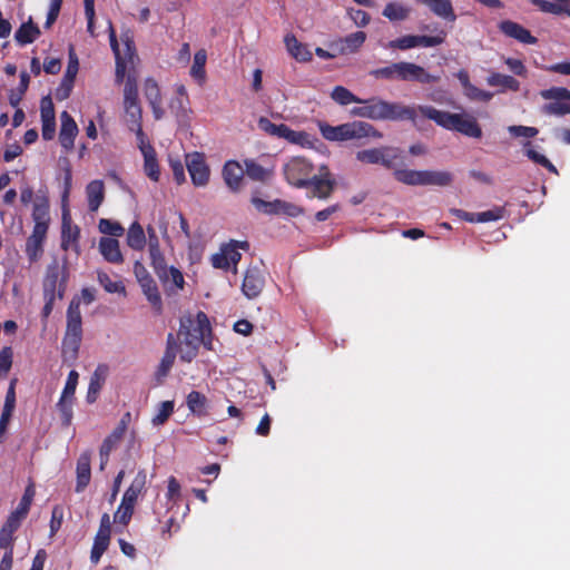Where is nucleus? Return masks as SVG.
<instances>
[{"label":"nucleus","mask_w":570,"mask_h":570,"mask_svg":"<svg viewBox=\"0 0 570 570\" xmlns=\"http://www.w3.org/2000/svg\"><path fill=\"white\" fill-rule=\"evenodd\" d=\"M417 111L446 129L456 130L472 138L482 136L481 127L474 118L450 114L441 109H353L352 114L374 120H403L412 119Z\"/></svg>","instance_id":"f257e3e1"},{"label":"nucleus","mask_w":570,"mask_h":570,"mask_svg":"<svg viewBox=\"0 0 570 570\" xmlns=\"http://www.w3.org/2000/svg\"><path fill=\"white\" fill-rule=\"evenodd\" d=\"M82 341L80 301L73 297L67 309V326L61 342L62 362L72 365L78 358Z\"/></svg>","instance_id":"f03ea898"},{"label":"nucleus","mask_w":570,"mask_h":570,"mask_svg":"<svg viewBox=\"0 0 570 570\" xmlns=\"http://www.w3.org/2000/svg\"><path fill=\"white\" fill-rule=\"evenodd\" d=\"M317 127L324 139L334 142H343L365 137L380 138L382 135L368 122L352 121L332 126L324 120H317Z\"/></svg>","instance_id":"7ed1b4c3"},{"label":"nucleus","mask_w":570,"mask_h":570,"mask_svg":"<svg viewBox=\"0 0 570 570\" xmlns=\"http://www.w3.org/2000/svg\"><path fill=\"white\" fill-rule=\"evenodd\" d=\"M120 39L125 47L122 52L119 48L115 29L111 22H109V40L111 49L116 57V80L118 82H121L124 80L127 63H132L135 58V43L130 31L124 32Z\"/></svg>","instance_id":"20e7f679"},{"label":"nucleus","mask_w":570,"mask_h":570,"mask_svg":"<svg viewBox=\"0 0 570 570\" xmlns=\"http://www.w3.org/2000/svg\"><path fill=\"white\" fill-rule=\"evenodd\" d=\"M238 249L248 250L249 243L246 240H230L223 244L219 253L214 254L210 258L213 267L224 271L232 269L234 274H237V264L242 259Z\"/></svg>","instance_id":"39448f33"},{"label":"nucleus","mask_w":570,"mask_h":570,"mask_svg":"<svg viewBox=\"0 0 570 570\" xmlns=\"http://www.w3.org/2000/svg\"><path fill=\"white\" fill-rule=\"evenodd\" d=\"M49 198L46 191L39 190L32 209V220L35 223L30 237L46 240L47 233L49 229L50 216H49Z\"/></svg>","instance_id":"423d86ee"},{"label":"nucleus","mask_w":570,"mask_h":570,"mask_svg":"<svg viewBox=\"0 0 570 570\" xmlns=\"http://www.w3.org/2000/svg\"><path fill=\"white\" fill-rule=\"evenodd\" d=\"M284 175L292 186L307 188L308 180L314 175V166L304 157H294L285 165Z\"/></svg>","instance_id":"0eeeda50"},{"label":"nucleus","mask_w":570,"mask_h":570,"mask_svg":"<svg viewBox=\"0 0 570 570\" xmlns=\"http://www.w3.org/2000/svg\"><path fill=\"white\" fill-rule=\"evenodd\" d=\"M180 334L203 344V346L208 351L213 350L212 326L208 316L204 312L197 313L196 324L193 328L186 327L181 324Z\"/></svg>","instance_id":"6e6552de"},{"label":"nucleus","mask_w":570,"mask_h":570,"mask_svg":"<svg viewBox=\"0 0 570 570\" xmlns=\"http://www.w3.org/2000/svg\"><path fill=\"white\" fill-rule=\"evenodd\" d=\"M335 186L336 181L333 178L328 167L322 166L318 174H314L308 180L306 189L309 190V197L326 199L332 195Z\"/></svg>","instance_id":"1a4fd4ad"},{"label":"nucleus","mask_w":570,"mask_h":570,"mask_svg":"<svg viewBox=\"0 0 570 570\" xmlns=\"http://www.w3.org/2000/svg\"><path fill=\"white\" fill-rule=\"evenodd\" d=\"M265 286V272L257 265H249L245 272L242 292L248 299L261 295Z\"/></svg>","instance_id":"9d476101"},{"label":"nucleus","mask_w":570,"mask_h":570,"mask_svg":"<svg viewBox=\"0 0 570 570\" xmlns=\"http://www.w3.org/2000/svg\"><path fill=\"white\" fill-rule=\"evenodd\" d=\"M186 167L195 186L202 187L207 185L210 170L207 166L204 155L200 153H191L186 155Z\"/></svg>","instance_id":"9b49d317"},{"label":"nucleus","mask_w":570,"mask_h":570,"mask_svg":"<svg viewBox=\"0 0 570 570\" xmlns=\"http://www.w3.org/2000/svg\"><path fill=\"white\" fill-rule=\"evenodd\" d=\"M60 121L61 125L59 131V142L63 151L69 154L73 150L75 139L79 132V129L75 119L68 114L67 110L61 112Z\"/></svg>","instance_id":"f8f14e48"},{"label":"nucleus","mask_w":570,"mask_h":570,"mask_svg":"<svg viewBox=\"0 0 570 570\" xmlns=\"http://www.w3.org/2000/svg\"><path fill=\"white\" fill-rule=\"evenodd\" d=\"M178 350H179V344L177 343L176 337L174 336L173 333H169L167 335V340H166L165 353H164V355L160 360V363L157 367V371H156L157 380H161L169 374V372L175 363Z\"/></svg>","instance_id":"ddd939ff"},{"label":"nucleus","mask_w":570,"mask_h":570,"mask_svg":"<svg viewBox=\"0 0 570 570\" xmlns=\"http://www.w3.org/2000/svg\"><path fill=\"white\" fill-rule=\"evenodd\" d=\"M80 237V228L77 225H72L68 210L62 213L61 223V248L68 250L69 248L78 252V240Z\"/></svg>","instance_id":"4468645a"},{"label":"nucleus","mask_w":570,"mask_h":570,"mask_svg":"<svg viewBox=\"0 0 570 570\" xmlns=\"http://www.w3.org/2000/svg\"><path fill=\"white\" fill-rule=\"evenodd\" d=\"M334 102L346 106L350 104H370V107H391L387 102L380 100L377 98H372L368 100H362L355 97L348 89L342 86H337L333 89L331 94Z\"/></svg>","instance_id":"2eb2a0df"},{"label":"nucleus","mask_w":570,"mask_h":570,"mask_svg":"<svg viewBox=\"0 0 570 570\" xmlns=\"http://www.w3.org/2000/svg\"><path fill=\"white\" fill-rule=\"evenodd\" d=\"M222 175L225 184L232 191L240 190L243 186L245 168L236 160L225 163Z\"/></svg>","instance_id":"dca6fc26"},{"label":"nucleus","mask_w":570,"mask_h":570,"mask_svg":"<svg viewBox=\"0 0 570 570\" xmlns=\"http://www.w3.org/2000/svg\"><path fill=\"white\" fill-rule=\"evenodd\" d=\"M401 81H417L420 83H431L438 80L436 76L430 75L423 67L401 61Z\"/></svg>","instance_id":"f3484780"},{"label":"nucleus","mask_w":570,"mask_h":570,"mask_svg":"<svg viewBox=\"0 0 570 570\" xmlns=\"http://www.w3.org/2000/svg\"><path fill=\"white\" fill-rule=\"evenodd\" d=\"M91 452L89 450L83 451L78 460H77V466H76V492L80 493L82 492L88 484L90 483L91 479Z\"/></svg>","instance_id":"a211bd4d"},{"label":"nucleus","mask_w":570,"mask_h":570,"mask_svg":"<svg viewBox=\"0 0 570 570\" xmlns=\"http://www.w3.org/2000/svg\"><path fill=\"white\" fill-rule=\"evenodd\" d=\"M131 415L129 412L125 413L120 421L118 422L117 426L114 429V431L104 440L100 452L104 454H110L111 451L118 445V443L124 438L128 424L130 423Z\"/></svg>","instance_id":"6ab92c4d"},{"label":"nucleus","mask_w":570,"mask_h":570,"mask_svg":"<svg viewBox=\"0 0 570 570\" xmlns=\"http://www.w3.org/2000/svg\"><path fill=\"white\" fill-rule=\"evenodd\" d=\"M21 522L18 518L9 514L2 524L0 530V549H3L4 552L10 551L13 554L14 533L20 528Z\"/></svg>","instance_id":"aec40b11"},{"label":"nucleus","mask_w":570,"mask_h":570,"mask_svg":"<svg viewBox=\"0 0 570 570\" xmlns=\"http://www.w3.org/2000/svg\"><path fill=\"white\" fill-rule=\"evenodd\" d=\"M456 78L459 79L464 95L471 100L480 101V102H489L493 96V94L482 90L474 85L471 83L470 77L466 70H460L456 73Z\"/></svg>","instance_id":"412c9836"},{"label":"nucleus","mask_w":570,"mask_h":570,"mask_svg":"<svg viewBox=\"0 0 570 570\" xmlns=\"http://www.w3.org/2000/svg\"><path fill=\"white\" fill-rule=\"evenodd\" d=\"M499 28L505 36L522 43L534 45L537 42V38L528 29L511 20L502 21Z\"/></svg>","instance_id":"4be33fe9"},{"label":"nucleus","mask_w":570,"mask_h":570,"mask_svg":"<svg viewBox=\"0 0 570 570\" xmlns=\"http://www.w3.org/2000/svg\"><path fill=\"white\" fill-rule=\"evenodd\" d=\"M99 252L104 258L112 264H120L124 262L120 252L119 242L112 237H102L99 240Z\"/></svg>","instance_id":"5701e85b"},{"label":"nucleus","mask_w":570,"mask_h":570,"mask_svg":"<svg viewBox=\"0 0 570 570\" xmlns=\"http://www.w3.org/2000/svg\"><path fill=\"white\" fill-rule=\"evenodd\" d=\"M382 166L387 169H399V167L405 166L404 151L399 147L382 146Z\"/></svg>","instance_id":"b1692460"},{"label":"nucleus","mask_w":570,"mask_h":570,"mask_svg":"<svg viewBox=\"0 0 570 570\" xmlns=\"http://www.w3.org/2000/svg\"><path fill=\"white\" fill-rule=\"evenodd\" d=\"M419 2L429 7V9L438 17L446 21H455L456 14L454 12L451 0H417Z\"/></svg>","instance_id":"393cba45"},{"label":"nucleus","mask_w":570,"mask_h":570,"mask_svg":"<svg viewBox=\"0 0 570 570\" xmlns=\"http://www.w3.org/2000/svg\"><path fill=\"white\" fill-rule=\"evenodd\" d=\"M88 208L91 213L98 210L105 199V185L102 180L90 181L86 187Z\"/></svg>","instance_id":"a878e982"},{"label":"nucleus","mask_w":570,"mask_h":570,"mask_svg":"<svg viewBox=\"0 0 570 570\" xmlns=\"http://www.w3.org/2000/svg\"><path fill=\"white\" fill-rule=\"evenodd\" d=\"M147 474L145 470H139L131 481L129 488L125 491L122 499L125 502L136 505L138 497L145 491Z\"/></svg>","instance_id":"bb28decb"},{"label":"nucleus","mask_w":570,"mask_h":570,"mask_svg":"<svg viewBox=\"0 0 570 570\" xmlns=\"http://www.w3.org/2000/svg\"><path fill=\"white\" fill-rule=\"evenodd\" d=\"M58 279L59 273L56 267L47 272L43 279V298L56 299L58 297L61 299L63 297L65 286L62 284L57 292Z\"/></svg>","instance_id":"cd10ccee"},{"label":"nucleus","mask_w":570,"mask_h":570,"mask_svg":"<svg viewBox=\"0 0 570 570\" xmlns=\"http://www.w3.org/2000/svg\"><path fill=\"white\" fill-rule=\"evenodd\" d=\"M542 12L570 17V0H530Z\"/></svg>","instance_id":"c85d7f7f"},{"label":"nucleus","mask_w":570,"mask_h":570,"mask_svg":"<svg viewBox=\"0 0 570 570\" xmlns=\"http://www.w3.org/2000/svg\"><path fill=\"white\" fill-rule=\"evenodd\" d=\"M139 285L144 294L146 295L153 307L160 313L161 312V296L158 291V286L151 276H145L140 279Z\"/></svg>","instance_id":"c756f323"},{"label":"nucleus","mask_w":570,"mask_h":570,"mask_svg":"<svg viewBox=\"0 0 570 570\" xmlns=\"http://www.w3.org/2000/svg\"><path fill=\"white\" fill-rule=\"evenodd\" d=\"M453 181V175L446 170H423L422 186L445 187Z\"/></svg>","instance_id":"7c9ffc66"},{"label":"nucleus","mask_w":570,"mask_h":570,"mask_svg":"<svg viewBox=\"0 0 570 570\" xmlns=\"http://www.w3.org/2000/svg\"><path fill=\"white\" fill-rule=\"evenodd\" d=\"M522 150L523 154L534 164L542 166L551 174H559L557 167L544 155L538 153L530 140L522 144Z\"/></svg>","instance_id":"2f4dec72"},{"label":"nucleus","mask_w":570,"mask_h":570,"mask_svg":"<svg viewBox=\"0 0 570 570\" xmlns=\"http://www.w3.org/2000/svg\"><path fill=\"white\" fill-rule=\"evenodd\" d=\"M487 83L490 87H498L500 91H518L520 87V83L517 79L499 72H490V75L487 77Z\"/></svg>","instance_id":"473e14b6"},{"label":"nucleus","mask_w":570,"mask_h":570,"mask_svg":"<svg viewBox=\"0 0 570 570\" xmlns=\"http://www.w3.org/2000/svg\"><path fill=\"white\" fill-rule=\"evenodd\" d=\"M245 174L255 181L265 183L273 176V170L263 167L255 159H245Z\"/></svg>","instance_id":"72a5a7b5"},{"label":"nucleus","mask_w":570,"mask_h":570,"mask_svg":"<svg viewBox=\"0 0 570 570\" xmlns=\"http://www.w3.org/2000/svg\"><path fill=\"white\" fill-rule=\"evenodd\" d=\"M277 138L302 147L312 145L311 136L307 132L293 130L285 124L281 126Z\"/></svg>","instance_id":"f704fd0d"},{"label":"nucleus","mask_w":570,"mask_h":570,"mask_svg":"<svg viewBox=\"0 0 570 570\" xmlns=\"http://www.w3.org/2000/svg\"><path fill=\"white\" fill-rule=\"evenodd\" d=\"M127 245L134 250H142L147 244L146 235L142 226L138 222H134L127 232Z\"/></svg>","instance_id":"c9c22d12"},{"label":"nucleus","mask_w":570,"mask_h":570,"mask_svg":"<svg viewBox=\"0 0 570 570\" xmlns=\"http://www.w3.org/2000/svg\"><path fill=\"white\" fill-rule=\"evenodd\" d=\"M288 52L298 61H309L312 59V52L307 46L301 43L295 36L287 35L284 39Z\"/></svg>","instance_id":"e433bc0d"},{"label":"nucleus","mask_w":570,"mask_h":570,"mask_svg":"<svg viewBox=\"0 0 570 570\" xmlns=\"http://www.w3.org/2000/svg\"><path fill=\"white\" fill-rule=\"evenodd\" d=\"M40 36V29L32 22V19L22 23L14 33L16 41L21 45H28L33 42Z\"/></svg>","instance_id":"4c0bfd02"},{"label":"nucleus","mask_w":570,"mask_h":570,"mask_svg":"<svg viewBox=\"0 0 570 570\" xmlns=\"http://www.w3.org/2000/svg\"><path fill=\"white\" fill-rule=\"evenodd\" d=\"M110 532L100 531L98 530L95 539L94 544L90 552V561L92 563H98L102 557V554L106 552V550L109 547L110 543Z\"/></svg>","instance_id":"58836bf2"},{"label":"nucleus","mask_w":570,"mask_h":570,"mask_svg":"<svg viewBox=\"0 0 570 570\" xmlns=\"http://www.w3.org/2000/svg\"><path fill=\"white\" fill-rule=\"evenodd\" d=\"M135 510V504L121 500L117 511L114 514V522L116 523V531L122 532L129 524Z\"/></svg>","instance_id":"ea45409f"},{"label":"nucleus","mask_w":570,"mask_h":570,"mask_svg":"<svg viewBox=\"0 0 570 570\" xmlns=\"http://www.w3.org/2000/svg\"><path fill=\"white\" fill-rule=\"evenodd\" d=\"M207 397L198 391L189 392L186 397V404L189 411L199 417L207 414Z\"/></svg>","instance_id":"a19ab883"},{"label":"nucleus","mask_w":570,"mask_h":570,"mask_svg":"<svg viewBox=\"0 0 570 570\" xmlns=\"http://www.w3.org/2000/svg\"><path fill=\"white\" fill-rule=\"evenodd\" d=\"M544 99L554 100L549 107H570V91L566 88L554 87L540 92Z\"/></svg>","instance_id":"79ce46f5"},{"label":"nucleus","mask_w":570,"mask_h":570,"mask_svg":"<svg viewBox=\"0 0 570 570\" xmlns=\"http://www.w3.org/2000/svg\"><path fill=\"white\" fill-rule=\"evenodd\" d=\"M41 110V135L43 140H52L56 136V109Z\"/></svg>","instance_id":"37998d69"},{"label":"nucleus","mask_w":570,"mask_h":570,"mask_svg":"<svg viewBox=\"0 0 570 570\" xmlns=\"http://www.w3.org/2000/svg\"><path fill=\"white\" fill-rule=\"evenodd\" d=\"M144 156V169L146 175L154 181L159 180L160 170L154 147H147Z\"/></svg>","instance_id":"c03bdc74"},{"label":"nucleus","mask_w":570,"mask_h":570,"mask_svg":"<svg viewBox=\"0 0 570 570\" xmlns=\"http://www.w3.org/2000/svg\"><path fill=\"white\" fill-rule=\"evenodd\" d=\"M149 257L154 272L161 282L163 286H168V266L166 264L164 254L161 253V250H157L156 253H149Z\"/></svg>","instance_id":"a18cd8bd"},{"label":"nucleus","mask_w":570,"mask_h":570,"mask_svg":"<svg viewBox=\"0 0 570 570\" xmlns=\"http://www.w3.org/2000/svg\"><path fill=\"white\" fill-rule=\"evenodd\" d=\"M394 178L409 186H422L423 170L413 169H395L393 171Z\"/></svg>","instance_id":"49530a36"},{"label":"nucleus","mask_w":570,"mask_h":570,"mask_svg":"<svg viewBox=\"0 0 570 570\" xmlns=\"http://www.w3.org/2000/svg\"><path fill=\"white\" fill-rule=\"evenodd\" d=\"M409 14L410 8L397 2L387 3L383 10V16L391 21L405 20L409 17Z\"/></svg>","instance_id":"de8ad7c7"},{"label":"nucleus","mask_w":570,"mask_h":570,"mask_svg":"<svg viewBox=\"0 0 570 570\" xmlns=\"http://www.w3.org/2000/svg\"><path fill=\"white\" fill-rule=\"evenodd\" d=\"M35 495V490L32 485L27 487L17 509L12 511L10 514L18 518L19 520H23L29 513L32 500Z\"/></svg>","instance_id":"09e8293b"},{"label":"nucleus","mask_w":570,"mask_h":570,"mask_svg":"<svg viewBox=\"0 0 570 570\" xmlns=\"http://www.w3.org/2000/svg\"><path fill=\"white\" fill-rule=\"evenodd\" d=\"M207 60V52L205 49L198 50L194 56V62L190 68V75L202 82L205 79V65Z\"/></svg>","instance_id":"8fccbe9b"},{"label":"nucleus","mask_w":570,"mask_h":570,"mask_svg":"<svg viewBox=\"0 0 570 570\" xmlns=\"http://www.w3.org/2000/svg\"><path fill=\"white\" fill-rule=\"evenodd\" d=\"M371 75L376 79L400 80L401 62H394L387 67L375 69L371 71Z\"/></svg>","instance_id":"3c124183"},{"label":"nucleus","mask_w":570,"mask_h":570,"mask_svg":"<svg viewBox=\"0 0 570 570\" xmlns=\"http://www.w3.org/2000/svg\"><path fill=\"white\" fill-rule=\"evenodd\" d=\"M98 282L107 293H119L126 295V287L122 282L112 281L106 273H98Z\"/></svg>","instance_id":"603ef678"},{"label":"nucleus","mask_w":570,"mask_h":570,"mask_svg":"<svg viewBox=\"0 0 570 570\" xmlns=\"http://www.w3.org/2000/svg\"><path fill=\"white\" fill-rule=\"evenodd\" d=\"M102 383H104V377L99 374V367H98L90 379L88 392L86 395V401L89 404L96 402L98 394L102 387Z\"/></svg>","instance_id":"864d4df0"},{"label":"nucleus","mask_w":570,"mask_h":570,"mask_svg":"<svg viewBox=\"0 0 570 570\" xmlns=\"http://www.w3.org/2000/svg\"><path fill=\"white\" fill-rule=\"evenodd\" d=\"M382 147L363 149L356 153V159L364 164L382 165Z\"/></svg>","instance_id":"5fc2aeb1"},{"label":"nucleus","mask_w":570,"mask_h":570,"mask_svg":"<svg viewBox=\"0 0 570 570\" xmlns=\"http://www.w3.org/2000/svg\"><path fill=\"white\" fill-rule=\"evenodd\" d=\"M72 405H73V399H62V396H60V399L57 403V407L60 412L61 423L63 426H69L72 422V417H73Z\"/></svg>","instance_id":"6e6d98bb"},{"label":"nucleus","mask_w":570,"mask_h":570,"mask_svg":"<svg viewBox=\"0 0 570 570\" xmlns=\"http://www.w3.org/2000/svg\"><path fill=\"white\" fill-rule=\"evenodd\" d=\"M168 286H164L166 291H179L184 288L185 279L183 273L175 266L167 269Z\"/></svg>","instance_id":"4d7b16f0"},{"label":"nucleus","mask_w":570,"mask_h":570,"mask_svg":"<svg viewBox=\"0 0 570 570\" xmlns=\"http://www.w3.org/2000/svg\"><path fill=\"white\" fill-rule=\"evenodd\" d=\"M144 94L147 102L151 107H156L160 102V90L157 82L153 79H147L144 87Z\"/></svg>","instance_id":"13d9d810"},{"label":"nucleus","mask_w":570,"mask_h":570,"mask_svg":"<svg viewBox=\"0 0 570 570\" xmlns=\"http://www.w3.org/2000/svg\"><path fill=\"white\" fill-rule=\"evenodd\" d=\"M43 240L28 237L26 242V254L30 262H36L43 253Z\"/></svg>","instance_id":"bf43d9fd"},{"label":"nucleus","mask_w":570,"mask_h":570,"mask_svg":"<svg viewBox=\"0 0 570 570\" xmlns=\"http://www.w3.org/2000/svg\"><path fill=\"white\" fill-rule=\"evenodd\" d=\"M98 227L102 234L110 235L114 237L122 236L125 232V228L118 222H114L107 218H101L99 220Z\"/></svg>","instance_id":"052dcab7"},{"label":"nucleus","mask_w":570,"mask_h":570,"mask_svg":"<svg viewBox=\"0 0 570 570\" xmlns=\"http://www.w3.org/2000/svg\"><path fill=\"white\" fill-rule=\"evenodd\" d=\"M184 345L185 347L180 351V360L183 362L190 363L197 356L200 343L185 336Z\"/></svg>","instance_id":"680f3d73"},{"label":"nucleus","mask_w":570,"mask_h":570,"mask_svg":"<svg viewBox=\"0 0 570 570\" xmlns=\"http://www.w3.org/2000/svg\"><path fill=\"white\" fill-rule=\"evenodd\" d=\"M174 401H164L159 404L158 413L154 416V425L164 424L174 412Z\"/></svg>","instance_id":"e2e57ef3"},{"label":"nucleus","mask_w":570,"mask_h":570,"mask_svg":"<svg viewBox=\"0 0 570 570\" xmlns=\"http://www.w3.org/2000/svg\"><path fill=\"white\" fill-rule=\"evenodd\" d=\"M250 202L258 212L269 215L277 214V206H279V199L266 202L257 196H253Z\"/></svg>","instance_id":"0e129e2a"},{"label":"nucleus","mask_w":570,"mask_h":570,"mask_svg":"<svg viewBox=\"0 0 570 570\" xmlns=\"http://www.w3.org/2000/svg\"><path fill=\"white\" fill-rule=\"evenodd\" d=\"M505 209L501 206H495L492 209L478 213L479 223H488V222H495L500 220L504 217Z\"/></svg>","instance_id":"69168bd1"},{"label":"nucleus","mask_w":570,"mask_h":570,"mask_svg":"<svg viewBox=\"0 0 570 570\" xmlns=\"http://www.w3.org/2000/svg\"><path fill=\"white\" fill-rule=\"evenodd\" d=\"M78 372L72 370L69 372L65 387L62 390L61 396L62 399H73L75 400V393L76 387L78 384Z\"/></svg>","instance_id":"338daca9"},{"label":"nucleus","mask_w":570,"mask_h":570,"mask_svg":"<svg viewBox=\"0 0 570 570\" xmlns=\"http://www.w3.org/2000/svg\"><path fill=\"white\" fill-rule=\"evenodd\" d=\"M125 105L134 107L137 104L138 92L135 81L129 77L124 88Z\"/></svg>","instance_id":"774afa93"}]
</instances>
